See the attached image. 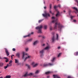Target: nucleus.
<instances>
[{"mask_svg":"<svg viewBox=\"0 0 78 78\" xmlns=\"http://www.w3.org/2000/svg\"><path fill=\"white\" fill-rule=\"evenodd\" d=\"M51 19L53 20L52 21V23H55V26H54V29H57L58 24V30L61 31V30L64 27L63 26H62L61 24H60V23H59V21H57V20H58V19H56V18H55V17L53 16L52 17Z\"/></svg>","mask_w":78,"mask_h":78,"instance_id":"obj_1","label":"nucleus"},{"mask_svg":"<svg viewBox=\"0 0 78 78\" xmlns=\"http://www.w3.org/2000/svg\"><path fill=\"white\" fill-rule=\"evenodd\" d=\"M42 28V25H40L39 26L37 27L36 28V29L37 30H38V33H42V31L41 30Z\"/></svg>","mask_w":78,"mask_h":78,"instance_id":"obj_2","label":"nucleus"},{"mask_svg":"<svg viewBox=\"0 0 78 78\" xmlns=\"http://www.w3.org/2000/svg\"><path fill=\"white\" fill-rule=\"evenodd\" d=\"M44 49H43L42 50H41L40 51V55L41 57H43L44 56Z\"/></svg>","mask_w":78,"mask_h":78,"instance_id":"obj_3","label":"nucleus"},{"mask_svg":"<svg viewBox=\"0 0 78 78\" xmlns=\"http://www.w3.org/2000/svg\"><path fill=\"white\" fill-rule=\"evenodd\" d=\"M53 66V64L51 63H49L48 64H44V67H47L48 66Z\"/></svg>","mask_w":78,"mask_h":78,"instance_id":"obj_4","label":"nucleus"},{"mask_svg":"<svg viewBox=\"0 0 78 78\" xmlns=\"http://www.w3.org/2000/svg\"><path fill=\"white\" fill-rule=\"evenodd\" d=\"M28 54L25 53V52H23V58L24 59V58H25L26 57H27V56H28Z\"/></svg>","mask_w":78,"mask_h":78,"instance_id":"obj_5","label":"nucleus"},{"mask_svg":"<svg viewBox=\"0 0 78 78\" xmlns=\"http://www.w3.org/2000/svg\"><path fill=\"white\" fill-rule=\"evenodd\" d=\"M5 52L6 53V55L7 56H8L9 55V51L7 49L5 48Z\"/></svg>","mask_w":78,"mask_h":78,"instance_id":"obj_6","label":"nucleus"},{"mask_svg":"<svg viewBox=\"0 0 78 78\" xmlns=\"http://www.w3.org/2000/svg\"><path fill=\"white\" fill-rule=\"evenodd\" d=\"M44 12L45 13V14H43V17H47V16H50V14L49 13H48V14H47V12H46V11H45Z\"/></svg>","mask_w":78,"mask_h":78,"instance_id":"obj_7","label":"nucleus"},{"mask_svg":"<svg viewBox=\"0 0 78 78\" xmlns=\"http://www.w3.org/2000/svg\"><path fill=\"white\" fill-rule=\"evenodd\" d=\"M15 63L18 66L20 65V63H19V60L17 59H15Z\"/></svg>","mask_w":78,"mask_h":78,"instance_id":"obj_8","label":"nucleus"},{"mask_svg":"<svg viewBox=\"0 0 78 78\" xmlns=\"http://www.w3.org/2000/svg\"><path fill=\"white\" fill-rule=\"evenodd\" d=\"M30 58H31V56L30 55H28L27 57H26L25 58V59L24 60V61H26V60L27 59H30Z\"/></svg>","mask_w":78,"mask_h":78,"instance_id":"obj_9","label":"nucleus"},{"mask_svg":"<svg viewBox=\"0 0 78 78\" xmlns=\"http://www.w3.org/2000/svg\"><path fill=\"white\" fill-rule=\"evenodd\" d=\"M54 78H61L58 75H53Z\"/></svg>","mask_w":78,"mask_h":78,"instance_id":"obj_10","label":"nucleus"},{"mask_svg":"<svg viewBox=\"0 0 78 78\" xmlns=\"http://www.w3.org/2000/svg\"><path fill=\"white\" fill-rule=\"evenodd\" d=\"M50 48V46H48L46 47L44 49L46 50H49Z\"/></svg>","mask_w":78,"mask_h":78,"instance_id":"obj_11","label":"nucleus"},{"mask_svg":"<svg viewBox=\"0 0 78 78\" xmlns=\"http://www.w3.org/2000/svg\"><path fill=\"white\" fill-rule=\"evenodd\" d=\"M73 9H75V10L76 11V12H75V13L76 14L78 13V9H77V8L76 7H73Z\"/></svg>","mask_w":78,"mask_h":78,"instance_id":"obj_12","label":"nucleus"},{"mask_svg":"<svg viewBox=\"0 0 78 78\" xmlns=\"http://www.w3.org/2000/svg\"><path fill=\"white\" fill-rule=\"evenodd\" d=\"M3 59H6L5 60V62H8V61H9V60H8V59L6 57H4L3 58Z\"/></svg>","mask_w":78,"mask_h":78,"instance_id":"obj_13","label":"nucleus"},{"mask_svg":"<svg viewBox=\"0 0 78 78\" xmlns=\"http://www.w3.org/2000/svg\"><path fill=\"white\" fill-rule=\"evenodd\" d=\"M16 56L17 58H20V53H18L16 54Z\"/></svg>","mask_w":78,"mask_h":78,"instance_id":"obj_14","label":"nucleus"},{"mask_svg":"<svg viewBox=\"0 0 78 78\" xmlns=\"http://www.w3.org/2000/svg\"><path fill=\"white\" fill-rule=\"evenodd\" d=\"M37 43H38V41H34V45H36Z\"/></svg>","mask_w":78,"mask_h":78,"instance_id":"obj_15","label":"nucleus"},{"mask_svg":"<svg viewBox=\"0 0 78 78\" xmlns=\"http://www.w3.org/2000/svg\"><path fill=\"white\" fill-rule=\"evenodd\" d=\"M31 36V34H29L28 35H26V36H24L23 37L24 38H26V37H29V36Z\"/></svg>","mask_w":78,"mask_h":78,"instance_id":"obj_16","label":"nucleus"},{"mask_svg":"<svg viewBox=\"0 0 78 78\" xmlns=\"http://www.w3.org/2000/svg\"><path fill=\"white\" fill-rule=\"evenodd\" d=\"M35 64H36V63L34 62H33L31 64V65L33 66V67H34V66L35 65Z\"/></svg>","mask_w":78,"mask_h":78,"instance_id":"obj_17","label":"nucleus"},{"mask_svg":"<svg viewBox=\"0 0 78 78\" xmlns=\"http://www.w3.org/2000/svg\"><path fill=\"white\" fill-rule=\"evenodd\" d=\"M52 42H53L55 41V37L53 36L52 39Z\"/></svg>","mask_w":78,"mask_h":78,"instance_id":"obj_18","label":"nucleus"},{"mask_svg":"<svg viewBox=\"0 0 78 78\" xmlns=\"http://www.w3.org/2000/svg\"><path fill=\"white\" fill-rule=\"evenodd\" d=\"M39 70H37V71H36L35 72V74H38V73H39Z\"/></svg>","mask_w":78,"mask_h":78,"instance_id":"obj_19","label":"nucleus"},{"mask_svg":"<svg viewBox=\"0 0 78 78\" xmlns=\"http://www.w3.org/2000/svg\"><path fill=\"white\" fill-rule=\"evenodd\" d=\"M28 75V73H26L23 75V76L26 77V76H27Z\"/></svg>","mask_w":78,"mask_h":78,"instance_id":"obj_20","label":"nucleus"},{"mask_svg":"<svg viewBox=\"0 0 78 78\" xmlns=\"http://www.w3.org/2000/svg\"><path fill=\"white\" fill-rule=\"evenodd\" d=\"M55 59H56V58L55 57H54L51 60V62H54V61L55 60Z\"/></svg>","mask_w":78,"mask_h":78,"instance_id":"obj_21","label":"nucleus"},{"mask_svg":"<svg viewBox=\"0 0 78 78\" xmlns=\"http://www.w3.org/2000/svg\"><path fill=\"white\" fill-rule=\"evenodd\" d=\"M58 13H57L56 14V17H58L59 15V12L58 11H57Z\"/></svg>","mask_w":78,"mask_h":78,"instance_id":"obj_22","label":"nucleus"},{"mask_svg":"<svg viewBox=\"0 0 78 78\" xmlns=\"http://www.w3.org/2000/svg\"><path fill=\"white\" fill-rule=\"evenodd\" d=\"M26 66H27V67L28 69H30V65H29L28 64H26Z\"/></svg>","mask_w":78,"mask_h":78,"instance_id":"obj_23","label":"nucleus"},{"mask_svg":"<svg viewBox=\"0 0 78 78\" xmlns=\"http://www.w3.org/2000/svg\"><path fill=\"white\" fill-rule=\"evenodd\" d=\"M38 63H36L35 64L34 66V67H37V66H38Z\"/></svg>","mask_w":78,"mask_h":78,"instance_id":"obj_24","label":"nucleus"},{"mask_svg":"<svg viewBox=\"0 0 78 78\" xmlns=\"http://www.w3.org/2000/svg\"><path fill=\"white\" fill-rule=\"evenodd\" d=\"M49 29H50V31H52V30H53V27H52L51 26L50 27V28H49Z\"/></svg>","mask_w":78,"mask_h":78,"instance_id":"obj_25","label":"nucleus"},{"mask_svg":"<svg viewBox=\"0 0 78 78\" xmlns=\"http://www.w3.org/2000/svg\"><path fill=\"white\" fill-rule=\"evenodd\" d=\"M44 28L46 30V29H47V25H45L44 26Z\"/></svg>","mask_w":78,"mask_h":78,"instance_id":"obj_26","label":"nucleus"},{"mask_svg":"<svg viewBox=\"0 0 78 78\" xmlns=\"http://www.w3.org/2000/svg\"><path fill=\"white\" fill-rule=\"evenodd\" d=\"M56 35H57L56 40L58 41V40H59V38H58V34H57Z\"/></svg>","mask_w":78,"mask_h":78,"instance_id":"obj_27","label":"nucleus"},{"mask_svg":"<svg viewBox=\"0 0 78 78\" xmlns=\"http://www.w3.org/2000/svg\"><path fill=\"white\" fill-rule=\"evenodd\" d=\"M51 72H47L45 73V74H46V75H48V74H50V73Z\"/></svg>","mask_w":78,"mask_h":78,"instance_id":"obj_28","label":"nucleus"},{"mask_svg":"<svg viewBox=\"0 0 78 78\" xmlns=\"http://www.w3.org/2000/svg\"><path fill=\"white\" fill-rule=\"evenodd\" d=\"M3 66V63H0V66L2 67V66Z\"/></svg>","mask_w":78,"mask_h":78,"instance_id":"obj_29","label":"nucleus"},{"mask_svg":"<svg viewBox=\"0 0 78 78\" xmlns=\"http://www.w3.org/2000/svg\"><path fill=\"white\" fill-rule=\"evenodd\" d=\"M6 78H10L11 77V76H6Z\"/></svg>","mask_w":78,"mask_h":78,"instance_id":"obj_30","label":"nucleus"},{"mask_svg":"<svg viewBox=\"0 0 78 78\" xmlns=\"http://www.w3.org/2000/svg\"><path fill=\"white\" fill-rule=\"evenodd\" d=\"M25 50L26 51H28L29 50V48H25Z\"/></svg>","mask_w":78,"mask_h":78,"instance_id":"obj_31","label":"nucleus"},{"mask_svg":"<svg viewBox=\"0 0 78 78\" xmlns=\"http://www.w3.org/2000/svg\"><path fill=\"white\" fill-rule=\"evenodd\" d=\"M32 41V39L31 38L28 41V42H31Z\"/></svg>","mask_w":78,"mask_h":78,"instance_id":"obj_32","label":"nucleus"},{"mask_svg":"<svg viewBox=\"0 0 78 78\" xmlns=\"http://www.w3.org/2000/svg\"><path fill=\"white\" fill-rule=\"evenodd\" d=\"M61 53H60L58 55V57H59V56H61Z\"/></svg>","mask_w":78,"mask_h":78,"instance_id":"obj_33","label":"nucleus"},{"mask_svg":"<svg viewBox=\"0 0 78 78\" xmlns=\"http://www.w3.org/2000/svg\"><path fill=\"white\" fill-rule=\"evenodd\" d=\"M12 63V61L10 60L9 63V64H11V63Z\"/></svg>","mask_w":78,"mask_h":78,"instance_id":"obj_34","label":"nucleus"},{"mask_svg":"<svg viewBox=\"0 0 78 78\" xmlns=\"http://www.w3.org/2000/svg\"><path fill=\"white\" fill-rule=\"evenodd\" d=\"M75 55H76V56L78 55V52H77L75 53Z\"/></svg>","mask_w":78,"mask_h":78,"instance_id":"obj_35","label":"nucleus"},{"mask_svg":"<svg viewBox=\"0 0 78 78\" xmlns=\"http://www.w3.org/2000/svg\"><path fill=\"white\" fill-rule=\"evenodd\" d=\"M75 16H71V19H73V18L74 17H75Z\"/></svg>","mask_w":78,"mask_h":78,"instance_id":"obj_36","label":"nucleus"},{"mask_svg":"<svg viewBox=\"0 0 78 78\" xmlns=\"http://www.w3.org/2000/svg\"><path fill=\"white\" fill-rule=\"evenodd\" d=\"M12 50L13 51H16V49H15V48H13Z\"/></svg>","mask_w":78,"mask_h":78,"instance_id":"obj_37","label":"nucleus"},{"mask_svg":"<svg viewBox=\"0 0 78 78\" xmlns=\"http://www.w3.org/2000/svg\"><path fill=\"white\" fill-rule=\"evenodd\" d=\"M4 67L5 69H7V68H8V66H7V65L6 66H5Z\"/></svg>","mask_w":78,"mask_h":78,"instance_id":"obj_38","label":"nucleus"},{"mask_svg":"<svg viewBox=\"0 0 78 78\" xmlns=\"http://www.w3.org/2000/svg\"><path fill=\"white\" fill-rule=\"evenodd\" d=\"M29 75H33L34 74L32 73H30L29 74Z\"/></svg>","mask_w":78,"mask_h":78,"instance_id":"obj_39","label":"nucleus"},{"mask_svg":"<svg viewBox=\"0 0 78 78\" xmlns=\"http://www.w3.org/2000/svg\"><path fill=\"white\" fill-rule=\"evenodd\" d=\"M42 20H40L39 21V23H41V22H42Z\"/></svg>","mask_w":78,"mask_h":78,"instance_id":"obj_40","label":"nucleus"},{"mask_svg":"<svg viewBox=\"0 0 78 78\" xmlns=\"http://www.w3.org/2000/svg\"><path fill=\"white\" fill-rule=\"evenodd\" d=\"M49 6H50V9H51V4H50Z\"/></svg>","mask_w":78,"mask_h":78,"instance_id":"obj_41","label":"nucleus"},{"mask_svg":"<svg viewBox=\"0 0 78 78\" xmlns=\"http://www.w3.org/2000/svg\"><path fill=\"white\" fill-rule=\"evenodd\" d=\"M58 7H59L60 8H61V5H58Z\"/></svg>","mask_w":78,"mask_h":78,"instance_id":"obj_42","label":"nucleus"},{"mask_svg":"<svg viewBox=\"0 0 78 78\" xmlns=\"http://www.w3.org/2000/svg\"><path fill=\"white\" fill-rule=\"evenodd\" d=\"M73 21L74 22H76V20H73Z\"/></svg>","mask_w":78,"mask_h":78,"instance_id":"obj_43","label":"nucleus"},{"mask_svg":"<svg viewBox=\"0 0 78 78\" xmlns=\"http://www.w3.org/2000/svg\"><path fill=\"white\" fill-rule=\"evenodd\" d=\"M50 13L51 14H53V15L54 14L53 13H52V12H51V10L50 11Z\"/></svg>","mask_w":78,"mask_h":78,"instance_id":"obj_44","label":"nucleus"},{"mask_svg":"<svg viewBox=\"0 0 78 78\" xmlns=\"http://www.w3.org/2000/svg\"><path fill=\"white\" fill-rule=\"evenodd\" d=\"M56 8H57L56 6H54V9H56Z\"/></svg>","mask_w":78,"mask_h":78,"instance_id":"obj_45","label":"nucleus"},{"mask_svg":"<svg viewBox=\"0 0 78 78\" xmlns=\"http://www.w3.org/2000/svg\"><path fill=\"white\" fill-rule=\"evenodd\" d=\"M76 2L77 4V6H78V0L76 1Z\"/></svg>","mask_w":78,"mask_h":78,"instance_id":"obj_46","label":"nucleus"},{"mask_svg":"<svg viewBox=\"0 0 78 78\" xmlns=\"http://www.w3.org/2000/svg\"><path fill=\"white\" fill-rule=\"evenodd\" d=\"M58 49H60L61 48V47H58Z\"/></svg>","mask_w":78,"mask_h":78,"instance_id":"obj_47","label":"nucleus"},{"mask_svg":"<svg viewBox=\"0 0 78 78\" xmlns=\"http://www.w3.org/2000/svg\"><path fill=\"white\" fill-rule=\"evenodd\" d=\"M7 67H9V65H8V64H7Z\"/></svg>","mask_w":78,"mask_h":78,"instance_id":"obj_48","label":"nucleus"},{"mask_svg":"<svg viewBox=\"0 0 78 78\" xmlns=\"http://www.w3.org/2000/svg\"><path fill=\"white\" fill-rule=\"evenodd\" d=\"M43 39H45V36L43 37Z\"/></svg>","mask_w":78,"mask_h":78,"instance_id":"obj_49","label":"nucleus"},{"mask_svg":"<svg viewBox=\"0 0 78 78\" xmlns=\"http://www.w3.org/2000/svg\"><path fill=\"white\" fill-rule=\"evenodd\" d=\"M11 59H12V55L11 56Z\"/></svg>","mask_w":78,"mask_h":78,"instance_id":"obj_50","label":"nucleus"},{"mask_svg":"<svg viewBox=\"0 0 78 78\" xmlns=\"http://www.w3.org/2000/svg\"><path fill=\"white\" fill-rule=\"evenodd\" d=\"M34 33H33V32H32L31 33V34H34Z\"/></svg>","mask_w":78,"mask_h":78,"instance_id":"obj_51","label":"nucleus"},{"mask_svg":"<svg viewBox=\"0 0 78 78\" xmlns=\"http://www.w3.org/2000/svg\"><path fill=\"white\" fill-rule=\"evenodd\" d=\"M47 8V7L46 6H45L44 7V9H46Z\"/></svg>","mask_w":78,"mask_h":78,"instance_id":"obj_52","label":"nucleus"},{"mask_svg":"<svg viewBox=\"0 0 78 78\" xmlns=\"http://www.w3.org/2000/svg\"><path fill=\"white\" fill-rule=\"evenodd\" d=\"M9 66H10V67L12 66V64H10V65H9Z\"/></svg>","mask_w":78,"mask_h":78,"instance_id":"obj_53","label":"nucleus"},{"mask_svg":"<svg viewBox=\"0 0 78 78\" xmlns=\"http://www.w3.org/2000/svg\"><path fill=\"white\" fill-rule=\"evenodd\" d=\"M45 44H43V46H45Z\"/></svg>","mask_w":78,"mask_h":78,"instance_id":"obj_54","label":"nucleus"},{"mask_svg":"<svg viewBox=\"0 0 78 78\" xmlns=\"http://www.w3.org/2000/svg\"><path fill=\"white\" fill-rule=\"evenodd\" d=\"M50 76H48L47 77V78H50Z\"/></svg>","mask_w":78,"mask_h":78,"instance_id":"obj_55","label":"nucleus"},{"mask_svg":"<svg viewBox=\"0 0 78 78\" xmlns=\"http://www.w3.org/2000/svg\"><path fill=\"white\" fill-rule=\"evenodd\" d=\"M12 56H14V55H12Z\"/></svg>","mask_w":78,"mask_h":78,"instance_id":"obj_56","label":"nucleus"},{"mask_svg":"<svg viewBox=\"0 0 78 78\" xmlns=\"http://www.w3.org/2000/svg\"><path fill=\"white\" fill-rule=\"evenodd\" d=\"M2 59V58L1 57V56H0V59Z\"/></svg>","mask_w":78,"mask_h":78,"instance_id":"obj_57","label":"nucleus"},{"mask_svg":"<svg viewBox=\"0 0 78 78\" xmlns=\"http://www.w3.org/2000/svg\"><path fill=\"white\" fill-rule=\"evenodd\" d=\"M0 78H3V77L1 76V77H0Z\"/></svg>","mask_w":78,"mask_h":78,"instance_id":"obj_58","label":"nucleus"},{"mask_svg":"<svg viewBox=\"0 0 78 78\" xmlns=\"http://www.w3.org/2000/svg\"><path fill=\"white\" fill-rule=\"evenodd\" d=\"M4 78H7L6 77V76L5 77H4Z\"/></svg>","mask_w":78,"mask_h":78,"instance_id":"obj_59","label":"nucleus"},{"mask_svg":"<svg viewBox=\"0 0 78 78\" xmlns=\"http://www.w3.org/2000/svg\"><path fill=\"white\" fill-rule=\"evenodd\" d=\"M64 12H66V11L65 10H64Z\"/></svg>","mask_w":78,"mask_h":78,"instance_id":"obj_60","label":"nucleus"},{"mask_svg":"<svg viewBox=\"0 0 78 78\" xmlns=\"http://www.w3.org/2000/svg\"><path fill=\"white\" fill-rule=\"evenodd\" d=\"M38 37H41V36H38Z\"/></svg>","mask_w":78,"mask_h":78,"instance_id":"obj_61","label":"nucleus"},{"mask_svg":"<svg viewBox=\"0 0 78 78\" xmlns=\"http://www.w3.org/2000/svg\"><path fill=\"white\" fill-rule=\"evenodd\" d=\"M57 1H59V0H58Z\"/></svg>","mask_w":78,"mask_h":78,"instance_id":"obj_62","label":"nucleus"},{"mask_svg":"<svg viewBox=\"0 0 78 78\" xmlns=\"http://www.w3.org/2000/svg\"><path fill=\"white\" fill-rule=\"evenodd\" d=\"M44 3H45V2H44Z\"/></svg>","mask_w":78,"mask_h":78,"instance_id":"obj_63","label":"nucleus"}]
</instances>
